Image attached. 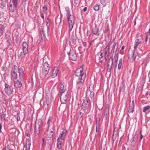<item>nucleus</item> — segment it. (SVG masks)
I'll return each mask as SVG.
<instances>
[{"mask_svg": "<svg viewBox=\"0 0 150 150\" xmlns=\"http://www.w3.org/2000/svg\"><path fill=\"white\" fill-rule=\"evenodd\" d=\"M113 65V57H110V59L108 62V71H110Z\"/></svg>", "mask_w": 150, "mask_h": 150, "instance_id": "14", "label": "nucleus"}, {"mask_svg": "<svg viewBox=\"0 0 150 150\" xmlns=\"http://www.w3.org/2000/svg\"><path fill=\"white\" fill-rule=\"evenodd\" d=\"M85 79H79L78 81L77 82L76 88L78 90L82 89L83 83Z\"/></svg>", "mask_w": 150, "mask_h": 150, "instance_id": "11", "label": "nucleus"}, {"mask_svg": "<svg viewBox=\"0 0 150 150\" xmlns=\"http://www.w3.org/2000/svg\"><path fill=\"white\" fill-rule=\"evenodd\" d=\"M66 132L67 130H63L62 133L60 135L57 139V148L59 149H60L61 148L62 140L64 139L66 135Z\"/></svg>", "mask_w": 150, "mask_h": 150, "instance_id": "4", "label": "nucleus"}, {"mask_svg": "<svg viewBox=\"0 0 150 150\" xmlns=\"http://www.w3.org/2000/svg\"><path fill=\"white\" fill-rule=\"evenodd\" d=\"M142 40V38L141 37H138L137 38L134 43V51L137 49V46L140 43Z\"/></svg>", "mask_w": 150, "mask_h": 150, "instance_id": "15", "label": "nucleus"}, {"mask_svg": "<svg viewBox=\"0 0 150 150\" xmlns=\"http://www.w3.org/2000/svg\"><path fill=\"white\" fill-rule=\"evenodd\" d=\"M68 92L64 93H61L60 100L62 104H66L67 99Z\"/></svg>", "mask_w": 150, "mask_h": 150, "instance_id": "8", "label": "nucleus"}, {"mask_svg": "<svg viewBox=\"0 0 150 150\" xmlns=\"http://www.w3.org/2000/svg\"><path fill=\"white\" fill-rule=\"evenodd\" d=\"M141 50L142 51L143 50V49H142V47H141Z\"/></svg>", "mask_w": 150, "mask_h": 150, "instance_id": "55", "label": "nucleus"}, {"mask_svg": "<svg viewBox=\"0 0 150 150\" xmlns=\"http://www.w3.org/2000/svg\"><path fill=\"white\" fill-rule=\"evenodd\" d=\"M22 86V84L21 83V82H19V87L21 86Z\"/></svg>", "mask_w": 150, "mask_h": 150, "instance_id": "49", "label": "nucleus"}, {"mask_svg": "<svg viewBox=\"0 0 150 150\" xmlns=\"http://www.w3.org/2000/svg\"><path fill=\"white\" fill-rule=\"evenodd\" d=\"M26 135L28 137H30V133L29 132L27 133Z\"/></svg>", "mask_w": 150, "mask_h": 150, "instance_id": "43", "label": "nucleus"}, {"mask_svg": "<svg viewBox=\"0 0 150 150\" xmlns=\"http://www.w3.org/2000/svg\"><path fill=\"white\" fill-rule=\"evenodd\" d=\"M106 30H105V31L104 33H105V32H106Z\"/></svg>", "mask_w": 150, "mask_h": 150, "instance_id": "58", "label": "nucleus"}, {"mask_svg": "<svg viewBox=\"0 0 150 150\" xmlns=\"http://www.w3.org/2000/svg\"><path fill=\"white\" fill-rule=\"evenodd\" d=\"M58 68L57 67H55L53 70L51 76L52 78H54L57 76L58 73Z\"/></svg>", "mask_w": 150, "mask_h": 150, "instance_id": "17", "label": "nucleus"}, {"mask_svg": "<svg viewBox=\"0 0 150 150\" xmlns=\"http://www.w3.org/2000/svg\"><path fill=\"white\" fill-rule=\"evenodd\" d=\"M100 127L99 123H96V131L98 132L99 131Z\"/></svg>", "mask_w": 150, "mask_h": 150, "instance_id": "36", "label": "nucleus"}, {"mask_svg": "<svg viewBox=\"0 0 150 150\" xmlns=\"http://www.w3.org/2000/svg\"><path fill=\"white\" fill-rule=\"evenodd\" d=\"M100 1L104 7L106 6L108 3L109 2L108 0H100Z\"/></svg>", "mask_w": 150, "mask_h": 150, "instance_id": "25", "label": "nucleus"}, {"mask_svg": "<svg viewBox=\"0 0 150 150\" xmlns=\"http://www.w3.org/2000/svg\"><path fill=\"white\" fill-rule=\"evenodd\" d=\"M59 86V88L61 91V93H64L67 92L65 91V89L64 88V86L62 84H60Z\"/></svg>", "mask_w": 150, "mask_h": 150, "instance_id": "22", "label": "nucleus"}, {"mask_svg": "<svg viewBox=\"0 0 150 150\" xmlns=\"http://www.w3.org/2000/svg\"><path fill=\"white\" fill-rule=\"evenodd\" d=\"M124 48H125V46H122V47L121 49L122 50H123L124 49Z\"/></svg>", "mask_w": 150, "mask_h": 150, "instance_id": "51", "label": "nucleus"}, {"mask_svg": "<svg viewBox=\"0 0 150 150\" xmlns=\"http://www.w3.org/2000/svg\"><path fill=\"white\" fill-rule=\"evenodd\" d=\"M3 150H8V147H6L5 148L3 149Z\"/></svg>", "mask_w": 150, "mask_h": 150, "instance_id": "44", "label": "nucleus"}, {"mask_svg": "<svg viewBox=\"0 0 150 150\" xmlns=\"http://www.w3.org/2000/svg\"><path fill=\"white\" fill-rule=\"evenodd\" d=\"M42 10L44 13H46V11L47 10V6H44L43 7Z\"/></svg>", "mask_w": 150, "mask_h": 150, "instance_id": "35", "label": "nucleus"}, {"mask_svg": "<svg viewBox=\"0 0 150 150\" xmlns=\"http://www.w3.org/2000/svg\"><path fill=\"white\" fill-rule=\"evenodd\" d=\"M31 144V139L29 138H28L24 143V149L25 150H30Z\"/></svg>", "mask_w": 150, "mask_h": 150, "instance_id": "9", "label": "nucleus"}, {"mask_svg": "<svg viewBox=\"0 0 150 150\" xmlns=\"http://www.w3.org/2000/svg\"><path fill=\"white\" fill-rule=\"evenodd\" d=\"M99 6L98 4H96L93 6V9L95 11H98L99 9Z\"/></svg>", "mask_w": 150, "mask_h": 150, "instance_id": "32", "label": "nucleus"}, {"mask_svg": "<svg viewBox=\"0 0 150 150\" xmlns=\"http://www.w3.org/2000/svg\"><path fill=\"white\" fill-rule=\"evenodd\" d=\"M137 141V139L136 137H135L134 136L132 139V140L131 142V145L132 147H134L135 146L136 144V142Z\"/></svg>", "mask_w": 150, "mask_h": 150, "instance_id": "23", "label": "nucleus"}, {"mask_svg": "<svg viewBox=\"0 0 150 150\" xmlns=\"http://www.w3.org/2000/svg\"><path fill=\"white\" fill-rule=\"evenodd\" d=\"M150 39H149V41L150 42Z\"/></svg>", "mask_w": 150, "mask_h": 150, "instance_id": "62", "label": "nucleus"}, {"mask_svg": "<svg viewBox=\"0 0 150 150\" xmlns=\"http://www.w3.org/2000/svg\"><path fill=\"white\" fill-rule=\"evenodd\" d=\"M43 67L42 69V73L45 76L49 72L50 69L49 64L47 62H45L43 64Z\"/></svg>", "mask_w": 150, "mask_h": 150, "instance_id": "7", "label": "nucleus"}, {"mask_svg": "<svg viewBox=\"0 0 150 150\" xmlns=\"http://www.w3.org/2000/svg\"><path fill=\"white\" fill-rule=\"evenodd\" d=\"M10 10L11 12H13L14 11V9L13 8H12L10 9Z\"/></svg>", "mask_w": 150, "mask_h": 150, "instance_id": "50", "label": "nucleus"}, {"mask_svg": "<svg viewBox=\"0 0 150 150\" xmlns=\"http://www.w3.org/2000/svg\"><path fill=\"white\" fill-rule=\"evenodd\" d=\"M40 16L43 20L44 19V14L43 13H41Z\"/></svg>", "mask_w": 150, "mask_h": 150, "instance_id": "39", "label": "nucleus"}, {"mask_svg": "<svg viewBox=\"0 0 150 150\" xmlns=\"http://www.w3.org/2000/svg\"><path fill=\"white\" fill-rule=\"evenodd\" d=\"M23 78V71L22 69H19V79H22Z\"/></svg>", "mask_w": 150, "mask_h": 150, "instance_id": "24", "label": "nucleus"}, {"mask_svg": "<svg viewBox=\"0 0 150 150\" xmlns=\"http://www.w3.org/2000/svg\"><path fill=\"white\" fill-rule=\"evenodd\" d=\"M75 41V38L74 36H72L70 39V42H72L73 43H74Z\"/></svg>", "mask_w": 150, "mask_h": 150, "instance_id": "31", "label": "nucleus"}, {"mask_svg": "<svg viewBox=\"0 0 150 150\" xmlns=\"http://www.w3.org/2000/svg\"><path fill=\"white\" fill-rule=\"evenodd\" d=\"M103 54L102 53H101L100 54V56L99 57L100 59H101V58H103Z\"/></svg>", "mask_w": 150, "mask_h": 150, "instance_id": "41", "label": "nucleus"}, {"mask_svg": "<svg viewBox=\"0 0 150 150\" xmlns=\"http://www.w3.org/2000/svg\"><path fill=\"white\" fill-rule=\"evenodd\" d=\"M94 96V93L93 92H91L90 94V97L92 99L93 98Z\"/></svg>", "mask_w": 150, "mask_h": 150, "instance_id": "34", "label": "nucleus"}, {"mask_svg": "<svg viewBox=\"0 0 150 150\" xmlns=\"http://www.w3.org/2000/svg\"><path fill=\"white\" fill-rule=\"evenodd\" d=\"M6 114L3 113L1 116V120L2 121H4L5 120Z\"/></svg>", "mask_w": 150, "mask_h": 150, "instance_id": "33", "label": "nucleus"}, {"mask_svg": "<svg viewBox=\"0 0 150 150\" xmlns=\"http://www.w3.org/2000/svg\"><path fill=\"white\" fill-rule=\"evenodd\" d=\"M47 130V136L49 138H51L53 136V132L54 130V127H52V129H49V128Z\"/></svg>", "mask_w": 150, "mask_h": 150, "instance_id": "18", "label": "nucleus"}, {"mask_svg": "<svg viewBox=\"0 0 150 150\" xmlns=\"http://www.w3.org/2000/svg\"><path fill=\"white\" fill-rule=\"evenodd\" d=\"M18 0H10V1L9 3L10 6L11 8H12V4L14 7L16 8L17 7V1Z\"/></svg>", "mask_w": 150, "mask_h": 150, "instance_id": "20", "label": "nucleus"}, {"mask_svg": "<svg viewBox=\"0 0 150 150\" xmlns=\"http://www.w3.org/2000/svg\"><path fill=\"white\" fill-rule=\"evenodd\" d=\"M134 50L131 53L128 54V59L131 62H133L135 60L136 56L134 54Z\"/></svg>", "mask_w": 150, "mask_h": 150, "instance_id": "13", "label": "nucleus"}, {"mask_svg": "<svg viewBox=\"0 0 150 150\" xmlns=\"http://www.w3.org/2000/svg\"><path fill=\"white\" fill-rule=\"evenodd\" d=\"M17 120H18H18H19L18 119V113H17Z\"/></svg>", "mask_w": 150, "mask_h": 150, "instance_id": "52", "label": "nucleus"}, {"mask_svg": "<svg viewBox=\"0 0 150 150\" xmlns=\"http://www.w3.org/2000/svg\"><path fill=\"white\" fill-rule=\"evenodd\" d=\"M28 45L25 42L23 43L22 49L23 50L24 55H25L28 52Z\"/></svg>", "mask_w": 150, "mask_h": 150, "instance_id": "16", "label": "nucleus"}, {"mask_svg": "<svg viewBox=\"0 0 150 150\" xmlns=\"http://www.w3.org/2000/svg\"><path fill=\"white\" fill-rule=\"evenodd\" d=\"M16 33H15V37L17 39H18V33L17 32H16Z\"/></svg>", "mask_w": 150, "mask_h": 150, "instance_id": "40", "label": "nucleus"}, {"mask_svg": "<svg viewBox=\"0 0 150 150\" xmlns=\"http://www.w3.org/2000/svg\"><path fill=\"white\" fill-rule=\"evenodd\" d=\"M150 108V106L148 105L147 106H145L143 108V112H145L147 110H149Z\"/></svg>", "mask_w": 150, "mask_h": 150, "instance_id": "29", "label": "nucleus"}, {"mask_svg": "<svg viewBox=\"0 0 150 150\" xmlns=\"http://www.w3.org/2000/svg\"><path fill=\"white\" fill-rule=\"evenodd\" d=\"M79 115H80V116L81 117H83V115L84 114V113H82V112L80 111H79Z\"/></svg>", "mask_w": 150, "mask_h": 150, "instance_id": "42", "label": "nucleus"}, {"mask_svg": "<svg viewBox=\"0 0 150 150\" xmlns=\"http://www.w3.org/2000/svg\"><path fill=\"white\" fill-rule=\"evenodd\" d=\"M140 141L141 140L143 137V135L142 134L141 132L140 133Z\"/></svg>", "mask_w": 150, "mask_h": 150, "instance_id": "46", "label": "nucleus"}, {"mask_svg": "<svg viewBox=\"0 0 150 150\" xmlns=\"http://www.w3.org/2000/svg\"><path fill=\"white\" fill-rule=\"evenodd\" d=\"M44 141V139H43V143Z\"/></svg>", "mask_w": 150, "mask_h": 150, "instance_id": "56", "label": "nucleus"}, {"mask_svg": "<svg viewBox=\"0 0 150 150\" xmlns=\"http://www.w3.org/2000/svg\"><path fill=\"white\" fill-rule=\"evenodd\" d=\"M87 9V7H85L83 9V11L84 12H86Z\"/></svg>", "mask_w": 150, "mask_h": 150, "instance_id": "45", "label": "nucleus"}, {"mask_svg": "<svg viewBox=\"0 0 150 150\" xmlns=\"http://www.w3.org/2000/svg\"><path fill=\"white\" fill-rule=\"evenodd\" d=\"M67 14V17L68 21V27L70 32L71 31L73 28L75 23V18L74 15L71 14L69 8L68 7H65Z\"/></svg>", "mask_w": 150, "mask_h": 150, "instance_id": "1", "label": "nucleus"}, {"mask_svg": "<svg viewBox=\"0 0 150 150\" xmlns=\"http://www.w3.org/2000/svg\"><path fill=\"white\" fill-rule=\"evenodd\" d=\"M122 59H120L119 62V64L118 66V69H120L121 68L122 66Z\"/></svg>", "mask_w": 150, "mask_h": 150, "instance_id": "30", "label": "nucleus"}, {"mask_svg": "<svg viewBox=\"0 0 150 150\" xmlns=\"http://www.w3.org/2000/svg\"><path fill=\"white\" fill-rule=\"evenodd\" d=\"M47 26H48H48L47 25Z\"/></svg>", "mask_w": 150, "mask_h": 150, "instance_id": "57", "label": "nucleus"}, {"mask_svg": "<svg viewBox=\"0 0 150 150\" xmlns=\"http://www.w3.org/2000/svg\"><path fill=\"white\" fill-rule=\"evenodd\" d=\"M146 96H148V92H146Z\"/></svg>", "mask_w": 150, "mask_h": 150, "instance_id": "53", "label": "nucleus"}, {"mask_svg": "<svg viewBox=\"0 0 150 150\" xmlns=\"http://www.w3.org/2000/svg\"><path fill=\"white\" fill-rule=\"evenodd\" d=\"M134 105L133 104L129 106V110H128V112L129 113H132L134 110Z\"/></svg>", "mask_w": 150, "mask_h": 150, "instance_id": "26", "label": "nucleus"}, {"mask_svg": "<svg viewBox=\"0 0 150 150\" xmlns=\"http://www.w3.org/2000/svg\"><path fill=\"white\" fill-rule=\"evenodd\" d=\"M2 128V125L1 123H0V132H1V129Z\"/></svg>", "mask_w": 150, "mask_h": 150, "instance_id": "48", "label": "nucleus"}, {"mask_svg": "<svg viewBox=\"0 0 150 150\" xmlns=\"http://www.w3.org/2000/svg\"><path fill=\"white\" fill-rule=\"evenodd\" d=\"M52 117H49L48 118V120L47 121V124L48 125V128H49V127H50V125L52 122Z\"/></svg>", "mask_w": 150, "mask_h": 150, "instance_id": "28", "label": "nucleus"}, {"mask_svg": "<svg viewBox=\"0 0 150 150\" xmlns=\"http://www.w3.org/2000/svg\"><path fill=\"white\" fill-rule=\"evenodd\" d=\"M99 29L97 27H95L93 29V33L95 35H96L98 32Z\"/></svg>", "mask_w": 150, "mask_h": 150, "instance_id": "27", "label": "nucleus"}, {"mask_svg": "<svg viewBox=\"0 0 150 150\" xmlns=\"http://www.w3.org/2000/svg\"><path fill=\"white\" fill-rule=\"evenodd\" d=\"M109 113V108L108 107L106 108L105 109V113L106 114V115H107Z\"/></svg>", "mask_w": 150, "mask_h": 150, "instance_id": "38", "label": "nucleus"}, {"mask_svg": "<svg viewBox=\"0 0 150 150\" xmlns=\"http://www.w3.org/2000/svg\"><path fill=\"white\" fill-rule=\"evenodd\" d=\"M69 59L73 61H76L77 59V56L74 51L70 50L69 54Z\"/></svg>", "mask_w": 150, "mask_h": 150, "instance_id": "10", "label": "nucleus"}, {"mask_svg": "<svg viewBox=\"0 0 150 150\" xmlns=\"http://www.w3.org/2000/svg\"><path fill=\"white\" fill-rule=\"evenodd\" d=\"M110 50V46L108 44L106 45L105 48V55L106 57H108L109 54Z\"/></svg>", "mask_w": 150, "mask_h": 150, "instance_id": "21", "label": "nucleus"}, {"mask_svg": "<svg viewBox=\"0 0 150 150\" xmlns=\"http://www.w3.org/2000/svg\"><path fill=\"white\" fill-rule=\"evenodd\" d=\"M136 23V22L135 21V22H134V23Z\"/></svg>", "mask_w": 150, "mask_h": 150, "instance_id": "60", "label": "nucleus"}, {"mask_svg": "<svg viewBox=\"0 0 150 150\" xmlns=\"http://www.w3.org/2000/svg\"><path fill=\"white\" fill-rule=\"evenodd\" d=\"M117 60H118V57H117V58L115 60V62H117Z\"/></svg>", "mask_w": 150, "mask_h": 150, "instance_id": "54", "label": "nucleus"}, {"mask_svg": "<svg viewBox=\"0 0 150 150\" xmlns=\"http://www.w3.org/2000/svg\"><path fill=\"white\" fill-rule=\"evenodd\" d=\"M91 103L86 100H84L81 105V109L84 112V113L87 112L86 111L91 108Z\"/></svg>", "mask_w": 150, "mask_h": 150, "instance_id": "6", "label": "nucleus"}, {"mask_svg": "<svg viewBox=\"0 0 150 150\" xmlns=\"http://www.w3.org/2000/svg\"><path fill=\"white\" fill-rule=\"evenodd\" d=\"M18 71V67L14 65L12 68L11 78L13 81L14 86L16 88H19V80L17 79L18 74L17 73Z\"/></svg>", "mask_w": 150, "mask_h": 150, "instance_id": "2", "label": "nucleus"}, {"mask_svg": "<svg viewBox=\"0 0 150 150\" xmlns=\"http://www.w3.org/2000/svg\"><path fill=\"white\" fill-rule=\"evenodd\" d=\"M148 39V36H147V35L146 36V39H145V41L146 42L147 41Z\"/></svg>", "mask_w": 150, "mask_h": 150, "instance_id": "47", "label": "nucleus"}, {"mask_svg": "<svg viewBox=\"0 0 150 150\" xmlns=\"http://www.w3.org/2000/svg\"><path fill=\"white\" fill-rule=\"evenodd\" d=\"M132 102H133V103H134V101H133H133H132Z\"/></svg>", "mask_w": 150, "mask_h": 150, "instance_id": "59", "label": "nucleus"}, {"mask_svg": "<svg viewBox=\"0 0 150 150\" xmlns=\"http://www.w3.org/2000/svg\"><path fill=\"white\" fill-rule=\"evenodd\" d=\"M4 26H2L0 28V33L1 34H3L4 32Z\"/></svg>", "mask_w": 150, "mask_h": 150, "instance_id": "37", "label": "nucleus"}, {"mask_svg": "<svg viewBox=\"0 0 150 150\" xmlns=\"http://www.w3.org/2000/svg\"><path fill=\"white\" fill-rule=\"evenodd\" d=\"M40 33L41 35V37L40 39H39L38 41L37 42L40 43L42 42L44 39L45 38V35L44 34V31L42 29H41L40 30Z\"/></svg>", "mask_w": 150, "mask_h": 150, "instance_id": "19", "label": "nucleus"}, {"mask_svg": "<svg viewBox=\"0 0 150 150\" xmlns=\"http://www.w3.org/2000/svg\"><path fill=\"white\" fill-rule=\"evenodd\" d=\"M75 74L76 76L79 77V79H85L86 74L82 67H80L76 70Z\"/></svg>", "mask_w": 150, "mask_h": 150, "instance_id": "5", "label": "nucleus"}, {"mask_svg": "<svg viewBox=\"0 0 150 150\" xmlns=\"http://www.w3.org/2000/svg\"><path fill=\"white\" fill-rule=\"evenodd\" d=\"M32 84H33V82H32Z\"/></svg>", "mask_w": 150, "mask_h": 150, "instance_id": "61", "label": "nucleus"}, {"mask_svg": "<svg viewBox=\"0 0 150 150\" xmlns=\"http://www.w3.org/2000/svg\"><path fill=\"white\" fill-rule=\"evenodd\" d=\"M43 126L41 120H37L35 124L34 133L35 135H38Z\"/></svg>", "mask_w": 150, "mask_h": 150, "instance_id": "3", "label": "nucleus"}, {"mask_svg": "<svg viewBox=\"0 0 150 150\" xmlns=\"http://www.w3.org/2000/svg\"><path fill=\"white\" fill-rule=\"evenodd\" d=\"M5 91L6 93L8 96L12 94V90L9 86L7 84L5 85Z\"/></svg>", "mask_w": 150, "mask_h": 150, "instance_id": "12", "label": "nucleus"}]
</instances>
